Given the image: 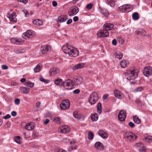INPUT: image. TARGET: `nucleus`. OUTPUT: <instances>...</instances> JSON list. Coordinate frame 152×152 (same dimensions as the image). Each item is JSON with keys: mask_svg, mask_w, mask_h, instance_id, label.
Returning <instances> with one entry per match:
<instances>
[{"mask_svg": "<svg viewBox=\"0 0 152 152\" xmlns=\"http://www.w3.org/2000/svg\"><path fill=\"white\" fill-rule=\"evenodd\" d=\"M94 146L96 149L99 150H102L103 149V144L100 142H96L95 145Z\"/></svg>", "mask_w": 152, "mask_h": 152, "instance_id": "nucleus-20", "label": "nucleus"}, {"mask_svg": "<svg viewBox=\"0 0 152 152\" xmlns=\"http://www.w3.org/2000/svg\"><path fill=\"white\" fill-rule=\"evenodd\" d=\"M15 104L16 105H18L20 103V100L19 99H16L15 100Z\"/></svg>", "mask_w": 152, "mask_h": 152, "instance_id": "nucleus-49", "label": "nucleus"}, {"mask_svg": "<svg viewBox=\"0 0 152 152\" xmlns=\"http://www.w3.org/2000/svg\"><path fill=\"white\" fill-rule=\"evenodd\" d=\"M20 90L22 93L25 94H28L30 92L29 89L28 87H21Z\"/></svg>", "mask_w": 152, "mask_h": 152, "instance_id": "nucleus-24", "label": "nucleus"}, {"mask_svg": "<svg viewBox=\"0 0 152 152\" xmlns=\"http://www.w3.org/2000/svg\"><path fill=\"white\" fill-rule=\"evenodd\" d=\"M99 99V96L96 92L91 93L89 97L88 101L91 105L95 104Z\"/></svg>", "mask_w": 152, "mask_h": 152, "instance_id": "nucleus-3", "label": "nucleus"}, {"mask_svg": "<svg viewBox=\"0 0 152 152\" xmlns=\"http://www.w3.org/2000/svg\"><path fill=\"white\" fill-rule=\"evenodd\" d=\"M1 67L2 69H8V66L5 65H2Z\"/></svg>", "mask_w": 152, "mask_h": 152, "instance_id": "nucleus-55", "label": "nucleus"}, {"mask_svg": "<svg viewBox=\"0 0 152 152\" xmlns=\"http://www.w3.org/2000/svg\"><path fill=\"white\" fill-rule=\"evenodd\" d=\"M15 52L17 54L20 53H22V52L20 50L18 49L15 50Z\"/></svg>", "mask_w": 152, "mask_h": 152, "instance_id": "nucleus-59", "label": "nucleus"}, {"mask_svg": "<svg viewBox=\"0 0 152 152\" xmlns=\"http://www.w3.org/2000/svg\"><path fill=\"white\" fill-rule=\"evenodd\" d=\"M117 42L116 39H114L113 40L112 42V43L113 45H116L117 44Z\"/></svg>", "mask_w": 152, "mask_h": 152, "instance_id": "nucleus-53", "label": "nucleus"}, {"mask_svg": "<svg viewBox=\"0 0 152 152\" xmlns=\"http://www.w3.org/2000/svg\"><path fill=\"white\" fill-rule=\"evenodd\" d=\"M93 6V4H92L90 3L88 4L86 6V8L88 10H90L91 9Z\"/></svg>", "mask_w": 152, "mask_h": 152, "instance_id": "nucleus-44", "label": "nucleus"}, {"mask_svg": "<svg viewBox=\"0 0 152 152\" xmlns=\"http://www.w3.org/2000/svg\"><path fill=\"white\" fill-rule=\"evenodd\" d=\"M62 50L64 53L71 57H76L79 54V51L77 49L75 48L68 44L63 45L62 47Z\"/></svg>", "mask_w": 152, "mask_h": 152, "instance_id": "nucleus-1", "label": "nucleus"}, {"mask_svg": "<svg viewBox=\"0 0 152 152\" xmlns=\"http://www.w3.org/2000/svg\"><path fill=\"white\" fill-rule=\"evenodd\" d=\"M59 72V69L56 67H54L50 69V75H54L57 73Z\"/></svg>", "mask_w": 152, "mask_h": 152, "instance_id": "nucleus-19", "label": "nucleus"}, {"mask_svg": "<svg viewBox=\"0 0 152 152\" xmlns=\"http://www.w3.org/2000/svg\"><path fill=\"white\" fill-rule=\"evenodd\" d=\"M11 116L10 114H7L6 115L4 116L3 118L5 119H6L9 118H10Z\"/></svg>", "mask_w": 152, "mask_h": 152, "instance_id": "nucleus-51", "label": "nucleus"}, {"mask_svg": "<svg viewBox=\"0 0 152 152\" xmlns=\"http://www.w3.org/2000/svg\"><path fill=\"white\" fill-rule=\"evenodd\" d=\"M25 85L27 86L32 88L34 85V83L30 81H27L25 82Z\"/></svg>", "mask_w": 152, "mask_h": 152, "instance_id": "nucleus-34", "label": "nucleus"}, {"mask_svg": "<svg viewBox=\"0 0 152 152\" xmlns=\"http://www.w3.org/2000/svg\"><path fill=\"white\" fill-rule=\"evenodd\" d=\"M18 1H19L20 2L23 3L24 4H26L28 2V0H17Z\"/></svg>", "mask_w": 152, "mask_h": 152, "instance_id": "nucleus-52", "label": "nucleus"}, {"mask_svg": "<svg viewBox=\"0 0 152 152\" xmlns=\"http://www.w3.org/2000/svg\"><path fill=\"white\" fill-rule=\"evenodd\" d=\"M133 19L134 20H138L139 18L138 14L137 12H134L133 13L132 15Z\"/></svg>", "mask_w": 152, "mask_h": 152, "instance_id": "nucleus-37", "label": "nucleus"}, {"mask_svg": "<svg viewBox=\"0 0 152 152\" xmlns=\"http://www.w3.org/2000/svg\"><path fill=\"white\" fill-rule=\"evenodd\" d=\"M124 137L126 139L130 141L135 140L137 137L134 134L130 132H126L124 134Z\"/></svg>", "mask_w": 152, "mask_h": 152, "instance_id": "nucleus-4", "label": "nucleus"}, {"mask_svg": "<svg viewBox=\"0 0 152 152\" xmlns=\"http://www.w3.org/2000/svg\"><path fill=\"white\" fill-rule=\"evenodd\" d=\"M108 96L107 94H105L102 97V99L103 100H105Z\"/></svg>", "mask_w": 152, "mask_h": 152, "instance_id": "nucleus-62", "label": "nucleus"}, {"mask_svg": "<svg viewBox=\"0 0 152 152\" xmlns=\"http://www.w3.org/2000/svg\"><path fill=\"white\" fill-rule=\"evenodd\" d=\"M72 22V20L71 19L68 20L66 22V23L67 24H69L71 23Z\"/></svg>", "mask_w": 152, "mask_h": 152, "instance_id": "nucleus-61", "label": "nucleus"}, {"mask_svg": "<svg viewBox=\"0 0 152 152\" xmlns=\"http://www.w3.org/2000/svg\"><path fill=\"white\" fill-rule=\"evenodd\" d=\"M80 92V91L79 89H76L73 91V92L75 94H78Z\"/></svg>", "mask_w": 152, "mask_h": 152, "instance_id": "nucleus-54", "label": "nucleus"}, {"mask_svg": "<svg viewBox=\"0 0 152 152\" xmlns=\"http://www.w3.org/2000/svg\"><path fill=\"white\" fill-rule=\"evenodd\" d=\"M114 27V25L113 24L110 23H106L103 26L104 29L108 30L112 29Z\"/></svg>", "mask_w": 152, "mask_h": 152, "instance_id": "nucleus-17", "label": "nucleus"}, {"mask_svg": "<svg viewBox=\"0 0 152 152\" xmlns=\"http://www.w3.org/2000/svg\"><path fill=\"white\" fill-rule=\"evenodd\" d=\"M40 81L46 83H48L49 82V81L48 80L46 79H45L44 78L42 77H41L40 78Z\"/></svg>", "mask_w": 152, "mask_h": 152, "instance_id": "nucleus-45", "label": "nucleus"}, {"mask_svg": "<svg viewBox=\"0 0 152 152\" xmlns=\"http://www.w3.org/2000/svg\"><path fill=\"white\" fill-rule=\"evenodd\" d=\"M139 71L137 69H134L128 71L126 74L127 78L129 80H133L138 76Z\"/></svg>", "mask_w": 152, "mask_h": 152, "instance_id": "nucleus-2", "label": "nucleus"}, {"mask_svg": "<svg viewBox=\"0 0 152 152\" xmlns=\"http://www.w3.org/2000/svg\"><path fill=\"white\" fill-rule=\"evenodd\" d=\"M133 119L134 122L138 124H140V123L141 120L137 116L135 115L133 117Z\"/></svg>", "mask_w": 152, "mask_h": 152, "instance_id": "nucleus-30", "label": "nucleus"}, {"mask_svg": "<svg viewBox=\"0 0 152 152\" xmlns=\"http://www.w3.org/2000/svg\"><path fill=\"white\" fill-rule=\"evenodd\" d=\"M71 150H69V151H71L72 150H73L74 149H76L77 148V146L75 145H71Z\"/></svg>", "mask_w": 152, "mask_h": 152, "instance_id": "nucleus-57", "label": "nucleus"}, {"mask_svg": "<svg viewBox=\"0 0 152 152\" xmlns=\"http://www.w3.org/2000/svg\"><path fill=\"white\" fill-rule=\"evenodd\" d=\"M73 82L70 79H68L63 83V86L66 89H72L73 87Z\"/></svg>", "mask_w": 152, "mask_h": 152, "instance_id": "nucleus-6", "label": "nucleus"}, {"mask_svg": "<svg viewBox=\"0 0 152 152\" xmlns=\"http://www.w3.org/2000/svg\"><path fill=\"white\" fill-rule=\"evenodd\" d=\"M33 23L35 25L39 26L42 25L43 22L41 20L36 19L33 21Z\"/></svg>", "mask_w": 152, "mask_h": 152, "instance_id": "nucleus-25", "label": "nucleus"}, {"mask_svg": "<svg viewBox=\"0 0 152 152\" xmlns=\"http://www.w3.org/2000/svg\"><path fill=\"white\" fill-rule=\"evenodd\" d=\"M115 96L117 98L121 99L123 98V95L122 93L118 90H115L114 92Z\"/></svg>", "mask_w": 152, "mask_h": 152, "instance_id": "nucleus-16", "label": "nucleus"}, {"mask_svg": "<svg viewBox=\"0 0 152 152\" xmlns=\"http://www.w3.org/2000/svg\"><path fill=\"white\" fill-rule=\"evenodd\" d=\"M136 146L138 148H142V146H143V144L141 143L140 142L137 143L136 144Z\"/></svg>", "mask_w": 152, "mask_h": 152, "instance_id": "nucleus-47", "label": "nucleus"}, {"mask_svg": "<svg viewBox=\"0 0 152 152\" xmlns=\"http://www.w3.org/2000/svg\"><path fill=\"white\" fill-rule=\"evenodd\" d=\"M91 118L93 121H96L98 119V115L96 113L92 114L91 115Z\"/></svg>", "mask_w": 152, "mask_h": 152, "instance_id": "nucleus-29", "label": "nucleus"}, {"mask_svg": "<svg viewBox=\"0 0 152 152\" xmlns=\"http://www.w3.org/2000/svg\"><path fill=\"white\" fill-rule=\"evenodd\" d=\"M10 41L12 43L18 45L22 44L23 43V41L14 38L11 39Z\"/></svg>", "mask_w": 152, "mask_h": 152, "instance_id": "nucleus-22", "label": "nucleus"}, {"mask_svg": "<svg viewBox=\"0 0 152 152\" xmlns=\"http://www.w3.org/2000/svg\"><path fill=\"white\" fill-rule=\"evenodd\" d=\"M135 33L137 34H140L141 36H143L145 34V31L142 29H139L135 31Z\"/></svg>", "mask_w": 152, "mask_h": 152, "instance_id": "nucleus-26", "label": "nucleus"}, {"mask_svg": "<svg viewBox=\"0 0 152 152\" xmlns=\"http://www.w3.org/2000/svg\"><path fill=\"white\" fill-rule=\"evenodd\" d=\"M42 67L40 64H38L36 67L34 69V70L35 72H39L41 69Z\"/></svg>", "mask_w": 152, "mask_h": 152, "instance_id": "nucleus-35", "label": "nucleus"}, {"mask_svg": "<svg viewBox=\"0 0 152 152\" xmlns=\"http://www.w3.org/2000/svg\"><path fill=\"white\" fill-rule=\"evenodd\" d=\"M35 124L33 122H30L25 126V128L28 130H33L34 128Z\"/></svg>", "mask_w": 152, "mask_h": 152, "instance_id": "nucleus-15", "label": "nucleus"}, {"mask_svg": "<svg viewBox=\"0 0 152 152\" xmlns=\"http://www.w3.org/2000/svg\"><path fill=\"white\" fill-rule=\"evenodd\" d=\"M55 82L56 84L58 86L63 85V83L64 82L62 79H57Z\"/></svg>", "mask_w": 152, "mask_h": 152, "instance_id": "nucleus-33", "label": "nucleus"}, {"mask_svg": "<svg viewBox=\"0 0 152 152\" xmlns=\"http://www.w3.org/2000/svg\"><path fill=\"white\" fill-rule=\"evenodd\" d=\"M143 90V88L142 87H139L137 88L134 90V91L135 92H140L141 91Z\"/></svg>", "mask_w": 152, "mask_h": 152, "instance_id": "nucleus-43", "label": "nucleus"}, {"mask_svg": "<svg viewBox=\"0 0 152 152\" xmlns=\"http://www.w3.org/2000/svg\"><path fill=\"white\" fill-rule=\"evenodd\" d=\"M16 16L15 12L10 13L7 15V16L10 20L14 22H16L17 20V18H16Z\"/></svg>", "mask_w": 152, "mask_h": 152, "instance_id": "nucleus-12", "label": "nucleus"}, {"mask_svg": "<svg viewBox=\"0 0 152 152\" xmlns=\"http://www.w3.org/2000/svg\"><path fill=\"white\" fill-rule=\"evenodd\" d=\"M67 19V17L66 15L61 16L58 18V21L62 23L66 21Z\"/></svg>", "mask_w": 152, "mask_h": 152, "instance_id": "nucleus-28", "label": "nucleus"}, {"mask_svg": "<svg viewBox=\"0 0 152 152\" xmlns=\"http://www.w3.org/2000/svg\"><path fill=\"white\" fill-rule=\"evenodd\" d=\"M97 34L99 37H107L108 36L109 33L107 30L104 29L102 31L97 33Z\"/></svg>", "mask_w": 152, "mask_h": 152, "instance_id": "nucleus-14", "label": "nucleus"}, {"mask_svg": "<svg viewBox=\"0 0 152 152\" xmlns=\"http://www.w3.org/2000/svg\"><path fill=\"white\" fill-rule=\"evenodd\" d=\"M52 5L53 7H55L57 5V3L55 1H53L52 2Z\"/></svg>", "mask_w": 152, "mask_h": 152, "instance_id": "nucleus-58", "label": "nucleus"}, {"mask_svg": "<svg viewBox=\"0 0 152 152\" xmlns=\"http://www.w3.org/2000/svg\"><path fill=\"white\" fill-rule=\"evenodd\" d=\"M79 9L77 7L75 6L71 8L68 12V14L69 16H74L79 12Z\"/></svg>", "mask_w": 152, "mask_h": 152, "instance_id": "nucleus-11", "label": "nucleus"}, {"mask_svg": "<svg viewBox=\"0 0 152 152\" xmlns=\"http://www.w3.org/2000/svg\"><path fill=\"white\" fill-rule=\"evenodd\" d=\"M70 105L69 101L67 99L62 101L60 104V107L61 109L62 110H66L69 107Z\"/></svg>", "mask_w": 152, "mask_h": 152, "instance_id": "nucleus-7", "label": "nucleus"}, {"mask_svg": "<svg viewBox=\"0 0 152 152\" xmlns=\"http://www.w3.org/2000/svg\"><path fill=\"white\" fill-rule=\"evenodd\" d=\"M82 79L81 77H79L77 79L76 78L74 80V81L77 84H81L82 81Z\"/></svg>", "mask_w": 152, "mask_h": 152, "instance_id": "nucleus-38", "label": "nucleus"}, {"mask_svg": "<svg viewBox=\"0 0 152 152\" xmlns=\"http://www.w3.org/2000/svg\"><path fill=\"white\" fill-rule=\"evenodd\" d=\"M144 75L148 77L152 75V67L150 66H147L145 67L143 71Z\"/></svg>", "mask_w": 152, "mask_h": 152, "instance_id": "nucleus-10", "label": "nucleus"}, {"mask_svg": "<svg viewBox=\"0 0 152 152\" xmlns=\"http://www.w3.org/2000/svg\"><path fill=\"white\" fill-rule=\"evenodd\" d=\"M73 115L74 117L76 118L79 119L81 118V115L78 114L76 112H74Z\"/></svg>", "mask_w": 152, "mask_h": 152, "instance_id": "nucleus-39", "label": "nucleus"}, {"mask_svg": "<svg viewBox=\"0 0 152 152\" xmlns=\"http://www.w3.org/2000/svg\"><path fill=\"white\" fill-rule=\"evenodd\" d=\"M94 135L93 133L91 132H88V138L90 139H92L94 137Z\"/></svg>", "mask_w": 152, "mask_h": 152, "instance_id": "nucleus-42", "label": "nucleus"}, {"mask_svg": "<svg viewBox=\"0 0 152 152\" xmlns=\"http://www.w3.org/2000/svg\"><path fill=\"white\" fill-rule=\"evenodd\" d=\"M129 126L132 128L134 127L135 125L132 122H130L129 123Z\"/></svg>", "mask_w": 152, "mask_h": 152, "instance_id": "nucleus-50", "label": "nucleus"}, {"mask_svg": "<svg viewBox=\"0 0 152 152\" xmlns=\"http://www.w3.org/2000/svg\"><path fill=\"white\" fill-rule=\"evenodd\" d=\"M35 34L34 32L31 30H28L22 35L23 37L26 39L31 38L34 37Z\"/></svg>", "mask_w": 152, "mask_h": 152, "instance_id": "nucleus-5", "label": "nucleus"}, {"mask_svg": "<svg viewBox=\"0 0 152 152\" xmlns=\"http://www.w3.org/2000/svg\"><path fill=\"white\" fill-rule=\"evenodd\" d=\"M127 62L125 60L122 61L120 64L121 66L123 68H125L127 65Z\"/></svg>", "mask_w": 152, "mask_h": 152, "instance_id": "nucleus-32", "label": "nucleus"}, {"mask_svg": "<svg viewBox=\"0 0 152 152\" xmlns=\"http://www.w3.org/2000/svg\"><path fill=\"white\" fill-rule=\"evenodd\" d=\"M114 55L116 58L119 59L122 58L123 54L119 51H116Z\"/></svg>", "mask_w": 152, "mask_h": 152, "instance_id": "nucleus-21", "label": "nucleus"}, {"mask_svg": "<svg viewBox=\"0 0 152 152\" xmlns=\"http://www.w3.org/2000/svg\"><path fill=\"white\" fill-rule=\"evenodd\" d=\"M119 9L123 12H129L132 10L131 6L129 4H125L120 6Z\"/></svg>", "mask_w": 152, "mask_h": 152, "instance_id": "nucleus-9", "label": "nucleus"}, {"mask_svg": "<svg viewBox=\"0 0 152 152\" xmlns=\"http://www.w3.org/2000/svg\"><path fill=\"white\" fill-rule=\"evenodd\" d=\"M50 48L48 45L42 46L41 48V51L42 53H46L50 50Z\"/></svg>", "mask_w": 152, "mask_h": 152, "instance_id": "nucleus-18", "label": "nucleus"}, {"mask_svg": "<svg viewBox=\"0 0 152 152\" xmlns=\"http://www.w3.org/2000/svg\"><path fill=\"white\" fill-rule=\"evenodd\" d=\"M139 152H145L146 150L144 146H142V148H141L139 149Z\"/></svg>", "mask_w": 152, "mask_h": 152, "instance_id": "nucleus-46", "label": "nucleus"}, {"mask_svg": "<svg viewBox=\"0 0 152 152\" xmlns=\"http://www.w3.org/2000/svg\"><path fill=\"white\" fill-rule=\"evenodd\" d=\"M126 115V112L125 110H121L119 112L118 115V119L121 121H125Z\"/></svg>", "mask_w": 152, "mask_h": 152, "instance_id": "nucleus-8", "label": "nucleus"}, {"mask_svg": "<svg viewBox=\"0 0 152 152\" xmlns=\"http://www.w3.org/2000/svg\"><path fill=\"white\" fill-rule=\"evenodd\" d=\"M49 120L48 119H46L45 121H44V124H45L46 125L49 123Z\"/></svg>", "mask_w": 152, "mask_h": 152, "instance_id": "nucleus-64", "label": "nucleus"}, {"mask_svg": "<svg viewBox=\"0 0 152 152\" xmlns=\"http://www.w3.org/2000/svg\"><path fill=\"white\" fill-rule=\"evenodd\" d=\"M11 115L13 116H15L16 115V112L15 111H12L11 113Z\"/></svg>", "mask_w": 152, "mask_h": 152, "instance_id": "nucleus-60", "label": "nucleus"}, {"mask_svg": "<svg viewBox=\"0 0 152 152\" xmlns=\"http://www.w3.org/2000/svg\"><path fill=\"white\" fill-rule=\"evenodd\" d=\"M25 15L27 17L28 15V12L27 10H23V11Z\"/></svg>", "mask_w": 152, "mask_h": 152, "instance_id": "nucleus-56", "label": "nucleus"}, {"mask_svg": "<svg viewBox=\"0 0 152 152\" xmlns=\"http://www.w3.org/2000/svg\"><path fill=\"white\" fill-rule=\"evenodd\" d=\"M102 107L101 104L100 102L98 103L97 105V112L99 114H100L102 112Z\"/></svg>", "mask_w": 152, "mask_h": 152, "instance_id": "nucleus-31", "label": "nucleus"}, {"mask_svg": "<svg viewBox=\"0 0 152 152\" xmlns=\"http://www.w3.org/2000/svg\"><path fill=\"white\" fill-rule=\"evenodd\" d=\"M145 142L150 143L152 142V137H148L145 138Z\"/></svg>", "mask_w": 152, "mask_h": 152, "instance_id": "nucleus-41", "label": "nucleus"}, {"mask_svg": "<svg viewBox=\"0 0 152 152\" xmlns=\"http://www.w3.org/2000/svg\"><path fill=\"white\" fill-rule=\"evenodd\" d=\"M73 20L75 22H76L78 20V17L77 16H75L73 18Z\"/></svg>", "mask_w": 152, "mask_h": 152, "instance_id": "nucleus-63", "label": "nucleus"}, {"mask_svg": "<svg viewBox=\"0 0 152 152\" xmlns=\"http://www.w3.org/2000/svg\"><path fill=\"white\" fill-rule=\"evenodd\" d=\"M53 121L56 122L58 123H60V119L58 117L55 118L53 119Z\"/></svg>", "mask_w": 152, "mask_h": 152, "instance_id": "nucleus-48", "label": "nucleus"}, {"mask_svg": "<svg viewBox=\"0 0 152 152\" xmlns=\"http://www.w3.org/2000/svg\"><path fill=\"white\" fill-rule=\"evenodd\" d=\"M15 141L18 144L21 143V139L20 137L17 136L15 137L14 138Z\"/></svg>", "mask_w": 152, "mask_h": 152, "instance_id": "nucleus-36", "label": "nucleus"}, {"mask_svg": "<svg viewBox=\"0 0 152 152\" xmlns=\"http://www.w3.org/2000/svg\"><path fill=\"white\" fill-rule=\"evenodd\" d=\"M84 66V64L83 63L78 64L72 67V69L73 70H76L79 68H82Z\"/></svg>", "mask_w": 152, "mask_h": 152, "instance_id": "nucleus-27", "label": "nucleus"}, {"mask_svg": "<svg viewBox=\"0 0 152 152\" xmlns=\"http://www.w3.org/2000/svg\"><path fill=\"white\" fill-rule=\"evenodd\" d=\"M99 135L103 138L106 139L108 137L107 134L102 130H100L98 132Z\"/></svg>", "mask_w": 152, "mask_h": 152, "instance_id": "nucleus-23", "label": "nucleus"}, {"mask_svg": "<svg viewBox=\"0 0 152 152\" xmlns=\"http://www.w3.org/2000/svg\"><path fill=\"white\" fill-rule=\"evenodd\" d=\"M107 3L111 7H113L115 5L114 1L112 0H106Z\"/></svg>", "mask_w": 152, "mask_h": 152, "instance_id": "nucleus-40", "label": "nucleus"}, {"mask_svg": "<svg viewBox=\"0 0 152 152\" xmlns=\"http://www.w3.org/2000/svg\"><path fill=\"white\" fill-rule=\"evenodd\" d=\"M70 128L67 126H64L61 127L59 129V131L62 133H68L70 131Z\"/></svg>", "mask_w": 152, "mask_h": 152, "instance_id": "nucleus-13", "label": "nucleus"}]
</instances>
